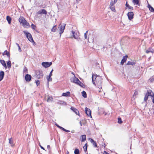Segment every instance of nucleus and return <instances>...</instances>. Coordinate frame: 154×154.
Instances as JSON below:
<instances>
[{"instance_id": "c85d7f7f", "label": "nucleus", "mask_w": 154, "mask_h": 154, "mask_svg": "<svg viewBox=\"0 0 154 154\" xmlns=\"http://www.w3.org/2000/svg\"><path fill=\"white\" fill-rule=\"evenodd\" d=\"M72 35L74 38L77 39L78 38V37L76 34H75V32L73 31H72Z\"/></svg>"}, {"instance_id": "5701e85b", "label": "nucleus", "mask_w": 154, "mask_h": 154, "mask_svg": "<svg viewBox=\"0 0 154 154\" xmlns=\"http://www.w3.org/2000/svg\"><path fill=\"white\" fill-rule=\"evenodd\" d=\"M57 103L58 104L62 105H66V103L63 101L58 100L57 102Z\"/></svg>"}, {"instance_id": "f03ea898", "label": "nucleus", "mask_w": 154, "mask_h": 154, "mask_svg": "<svg viewBox=\"0 0 154 154\" xmlns=\"http://www.w3.org/2000/svg\"><path fill=\"white\" fill-rule=\"evenodd\" d=\"M23 32L25 34L27 38L29 41L31 42H34L32 35L30 33L26 31H23Z\"/></svg>"}, {"instance_id": "20e7f679", "label": "nucleus", "mask_w": 154, "mask_h": 154, "mask_svg": "<svg viewBox=\"0 0 154 154\" xmlns=\"http://www.w3.org/2000/svg\"><path fill=\"white\" fill-rule=\"evenodd\" d=\"M36 76L38 79H40L43 77V74L42 71L38 70L36 72Z\"/></svg>"}, {"instance_id": "423d86ee", "label": "nucleus", "mask_w": 154, "mask_h": 154, "mask_svg": "<svg viewBox=\"0 0 154 154\" xmlns=\"http://www.w3.org/2000/svg\"><path fill=\"white\" fill-rule=\"evenodd\" d=\"M151 91H150V92L149 91H147V93L145 95V96L144 99V101L146 102L148 99L149 96L151 95Z\"/></svg>"}, {"instance_id": "338daca9", "label": "nucleus", "mask_w": 154, "mask_h": 154, "mask_svg": "<svg viewBox=\"0 0 154 154\" xmlns=\"http://www.w3.org/2000/svg\"><path fill=\"white\" fill-rule=\"evenodd\" d=\"M117 0H114V2L116 3V2H117Z\"/></svg>"}, {"instance_id": "4d7b16f0", "label": "nucleus", "mask_w": 154, "mask_h": 154, "mask_svg": "<svg viewBox=\"0 0 154 154\" xmlns=\"http://www.w3.org/2000/svg\"><path fill=\"white\" fill-rule=\"evenodd\" d=\"M150 96H151L153 98L154 97V94L153 93H152V94H151V95H150Z\"/></svg>"}, {"instance_id": "ea45409f", "label": "nucleus", "mask_w": 154, "mask_h": 154, "mask_svg": "<svg viewBox=\"0 0 154 154\" xmlns=\"http://www.w3.org/2000/svg\"><path fill=\"white\" fill-rule=\"evenodd\" d=\"M88 32V31H87L84 34V37L85 39H87Z\"/></svg>"}, {"instance_id": "a878e982", "label": "nucleus", "mask_w": 154, "mask_h": 154, "mask_svg": "<svg viewBox=\"0 0 154 154\" xmlns=\"http://www.w3.org/2000/svg\"><path fill=\"white\" fill-rule=\"evenodd\" d=\"M146 52L147 54H148L150 52L153 53V51L152 48H149L147 50H146Z\"/></svg>"}, {"instance_id": "f3484780", "label": "nucleus", "mask_w": 154, "mask_h": 154, "mask_svg": "<svg viewBox=\"0 0 154 154\" xmlns=\"http://www.w3.org/2000/svg\"><path fill=\"white\" fill-rule=\"evenodd\" d=\"M99 114L100 115L104 114L105 115H107V113L105 112L104 110L101 109L99 110Z\"/></svg>"}, {"instance_id": "c9c22d12", "label": "nucleus", "mask_w": 154, "mask_h": 154, "mask_svg": "<svg viewBox=\"0 0 154 154\" xmlns=\"http://www.w3.org/2000/svg\"><path fill=\"white\" fill-rule=\"evenodd\" d=\"M56 25L54 26L51 29V31L53 32H55L57 29V28L56 27Z\"/></svg>"}, {"instance_id": "603ef678", "label": "nucleus", "mask_w": 154, "mask_h": 154, "mask_svg": "<svg viewBox=\"0 0 154 154\" xmlns=\"http://www.w3.org/2000/svg\"><path fill=\"white\" fill-rule=\"evenodd\" d=\"M83 149H84V151H85V152H86L87 151V147L83 146Z\"/></svg>"}, {"instance_id": "4468645a", "label": "nucleus", "mask_w": 154, "mask_h": 154, "mask_svg": "<svg viewBox=\"0 0 154 154\" xmlns=\"http://www.w3.org/2000/svg\"><path fill=\"white\" fill-rule=\"evenodd\" d=\"M18 20L20 24H22L23 23H24L25 21L26 20L22 16H20L18 19Z\"/></svg>"}, {"instance_id": "c03bdc74", "label": "nucleus", "mask_w": 154, "mask_h": 154, "mask_svg": "<svg viewBox=\"0 0 154 154\" xmlns=\"http://www.w3.org/2000/svg\"><path fill=\"white\" fill-rule=\"evenodd\" d=\"M115 3H116L115 2H113L112 1H111L110 2L109 6H113L114 5Z\"/></svg>"}, {"instance_id": "3c124183", "label": "nucleus", "mask_w": 154, "mask_h": 154, "mask_svg": "<svg viewBox=\"0 0 154 154\" xmlns=\"http://www.w3.org/2000/svg\"><path fill=\"white\" fill-rule=\"evenodd\" d=\"M89 141H90V142L91 143H93V142H94V140H93V139H92V138H89Z\"/></svg>"}, {"instance_id": "37998d69", "label": "nucleus", "mask_w": 154, "mask_h": 154, "mask_svg": "<svg viewBox=\"0 0 154 154\" xmlns=\"http://www.w3.org/2000/svg\"><path fill=\"white\" fill-rule=\"evenodd\" d=\"M81 3V0H76L75 2V4H78Z\"/></svg>"}, {"instance_id": "bb28decb", "label": "nucleus", "mask_w": 154, "mask_h": 154, "mask_svg": "<svg viewBox=\"0 0 154 154\" xmlns=\"http://www.w3.org/2000/svg\"><path fill=\"white\" fill-rule=\"evenodd\" d=\"M82 142H84L86 140V136L85 135H82L81 137Z\"/></svg>"}, {"instance_id": "412c9836", "label": "nucleus", "mask_w": 154, "mask_h": 154, "mask_svg": "<svg viewBox=\"0 0 154 154\" xmlns=\"http://www.w3.org/2000/svg\"><path fill=\"white\" fill-rule=\"evenodd\" d=\"M70 93L69 91H67L66 93H63L62 94V96L65 97L70 96Z\"/></svg>"}, {"instance_id": "13d9d810", "label": "nucleus", "mask_w": 154, "mask_h": 154, "mask_svg": "<svg viewBox=\"0 0 154 154\" xmlns=\"http://www.w3.org/2000/svg\"><path fill=\"white\" fill-rule=\"evenodd\" d=\"M64 131L66 132H69V130H67L66 129H65V130H64Z\"/></svg>"}, {"instance_id": "bf43d9fd", "label": "nucleus", "mask_w": 154, "mask_h": 154, "mask_svg": "<svg viewBox=\"0 0 154 154\" xmlns=\"http://www.w3.org/2000/svg\"><path fill=\"white\" fill-rule=\"evenodd\" d=\"M107 152L106 151H103V154H106Z\"/></svg>"}, {"instance_id": "e433bc0d", "label": "nucleus", "mask_w": 154, "mask_h": 154, "mask_svg": "<svg viewBox=\"0 0 154 154\" xmlns=\"http://www.w3.org/2000/svg\"><path fill=\"white\" fill-rule=\"evenodd\" d=\"M110 9L112 11H116L115 7L114 6H109Z\"/></svg>"}, {"instance_id": "9d476101", "label": "nucleus", "mask_w": 154, "mask_h": 154, "mask_svg": "<svg viewBox=\"0 0 154 154\" xmlns=\"http://www.w3.org/2000/svg\"><path fill=\"white\" fill-rule=\"evenodd\" d=\"M78 79L74 76V77H72L70 79L71 82L76 84L77 81H78Z\"/></svg>"}, {"instance_id": "a19ab883", "label": "nucleus", "mask_w": 154, "mask_h": 154, "mask_svg": "<svg viewBox=\"0 0 154 154\" xmlns=\"http://www.w3.org/2000/svg\"><path fill=\"white\" fill-rule=\"evenodd\" d=\"M47 79L48 81V82L49 81H51L52 80V79L51 77H49V76H48L47 77Z\"/></svg>"}, {"instance_id": "2eb2a0df", "label": "nucleus", "mask_w": 154, "mask_h": 154, "mask_svg": "<svg viewBox=\"0 0 154 154\" xmlns=\"http://www.w3.org/2000/svg\"><path fill=\"white\" fill-rule=\"evenodd\" d=\"M2 54L3 56H4L6 55L7 56V57H8L9 59L10 58V53L9 52H8L7 50H5L4 52Z\"/></svg>"}, {"instance_id": "a18cd8bd", "label": "nucleus", "mask_w": 154, "mask_h": 154, "mask_svg": "<svg viewBox=\"0 0 154 154\" xmlns=\"http://www.w3.org/2000/svg\"><path fill=\"white\" fill-rule=\"evenodd\" d=\"M92 144L95 147H96L97 146V143L95 141L92 143Z\"/></svg>"}, {"instance_id": "e2e57ef3", "label": "nucleus", "mask_w": 154, "mask_h": 154, "mask_svg": "<svg viewBox=\"0 0 154 154\" xmlns=\"http://www.w3.org/2000/svg\"><path fill=\"white\" fill-rule=\"evenodd\" d=\"M87 143H86L85 144V145L84 146H85V147H87Z\"/></svg>"}, {"instance_id": "0eeeda50", "label": "nucleus", "mask_w": 154, "mask_h": 154, "mask_svg": "<svg viewBox=\"0 0 154 154\" xmlns=\"http://www.w3.org/2000/svg\"><path fill=\"white\" fill-rule=\"evenodd\" d=\"M127 15L128 17V19L130 20H131L133 19L134 14L133 12L131 11L128 12Z\"/></svg>"}, {"instance_id": "09e8293b", "label": "nucleus", "mask_w": 154, "mask_h": 154, "mask_svg": "<svg viewBox=\"0 0 154 154\" xmlns=\"http://www.w3.org/2000/svg\"><path fill=\"white\" fill-rule=\"evenodd\" d=\"M28 70L27 68H26V67H25L23 70V72L24 73V72H27Z\"/></svg>"}, {"instance_id": "4be33fe9", "label": "nucleus", "mask_w": 154, "mask_h": 154, "mask_svg": "<svg viewBox=\"0 0 154 154\" xmlns=\"http://www.w3.org/2000/svg\"><path fill=\"white\" fill-rule=\"evenodd\" d=\"M78 80V81H77L76 84L82 88H84V87L83 86L84 85L82 83L79 79Z\"/></svg>"}, {"instance_id": "de8ad7c7", "label": "nucleus", "mask_w": 154, "mask_h": 154, "mask_svg": "<svg viewBox=\"0 0 154 154\" xmlns=\"http://www.w3.org/2000/svg\"><path fill=\"white\" fill-rule=\"evenodd\" d=\"M35 83L36 84L37 86H38L40 84V82L39 80H37V81L35 82Z\"/></svg>"}, {"instance_id": "69168bd1", "label": "nucleus", "mask_w": 154, "mask_h": 154, "mask_svg": "<svg viewBox=\"0 0 154 154\" xmlns=\"http://www.w3.org/2000/svg\"><path fill=\"white\" fill-rule=\"evenodd\" d=\"M61 130H63V131H64V130H65V128H64L62 127V128Z\"/></svg>"}, {"instance_id": "9b49d317", "label": "nucleus", "mask_w": 154, "mask_h": 154, "mask_svg": "<svg viewBox=\"0 0 154 154\" xmlns=\"http://www.w3.org/2000/svg\"><path fill=\"white\" fill-rule=\"evenodd\" d=\"M22 26L24 27L27 28L30 27L29 23L26 21H25L24 23L22 24Z\"/></svg>"}, {"instance_id": "cd10ccee", "label": "nucleus", "mask_w": 154, "mask_h": 154, "mask_svg": "<svg viewBox=\"0 0 154 154\" xmlns=\"http://www.w3.org/2000/svg\"><path fill=\"white\" fill-rule=\"evenodd\" d=\"M9 140V143L11 144V145L12 146H14V145L13 144V141L12 139V138H9L8 139Z\"/></svg>"}, {"instance_id": "6e6552de", "label": "nucleus", "mask_w": 154, "mask_h": 154, "mask_svg": "<svg viewBox=\"0 0 154 154\" xmlns=\"http://www.w3.org/2000/svg\"><path fill=\"white\" fill-rule=\"evenodd\" d=\"M32 76L29 74H26L25 77V79L26 81L27 82H30Z\"/></svg>"}, {"instance_id": "a211bd4d", "label": "nucleus", "mask_w": 154, "mask_h": 154, "mask_svg": "<svg viewBox=\"0 0 154 154\" xmlns=\"http://www.w3.org/2000/svg\"><path fill=\"white\" fill-rule=\"evenodd\" d=\"M128 57V56L126 55L125 56H124L123 57V58L122 59L121 62V65H122L127 60V58Z\"/></svg>"}, {"instance_id": "680f3d73", "label": "nucleus", "mask_w": 154, "mask_h": 154, "mask_svg": "<svg viewBox=\"0 0 154 154\" xmlns=\"http://www.w3.org/2000/svg\"><path fill=\"white\" fill-rule=\"evenodd\" d=\"M40 146V147L41 148V149H43V150H45V149H44V148L42 146Z\"/></svg>"}, {"instance_id": "ddd939ff", "label": "nucleus", "mask_w": 154, "mask_h": 154, "mask_svg": "<svg viewBox=\"0 0 154 154\" xmlns=\"http://www.w3.org/2000/svg\"><path fill=\"white\" fill-rule=\"evenodd\" d=\"M70 109L71 110L73 111L74 112L76 115H78L79 116V112L78 109L73 107H71Z\"/></svg>"}, {"instance_id": "49530a36", "label": "nucleus", "mask_w": 154, "mask_h": 154, "mask_svg": "<svg viewBox=\"0 0 154 154\" xmlns=\"http://www.w3.org/2000/svg\"><path fill=\"white\" fill-rule=\"evenodd\" d=\"M138 92L137 91H135L134 94L133 95V96H137L138 95Z\"/></svg>"}, {"instance_id": "1a4fd4ad", "label": "nucleus", "mask_w": 154, "mask_h": 154, "mask_svg": "<svg viewBox=\"0 0 154 154\" xmlns=\"http://www.w3.org/2000/svg\"><path fill=\"white\" fill-rule=\"evenodd\" d=\"M85 112L87 116H91V111L89 109L86 107L85 108Z\"/></svg>"}, {"instance_id": "f8f14e48", "label": "nucleus", "mask_w": 154, "mask_h": 154, "mask_svg": "<svg viewBox=\"0 0 154 154\" xmlns=\"http://www.w3.org/2000/svg\"><path fill=\"white\" fill-rule=\"evenodd\" d=\"M47 13V11L45 9H43L39 10L37 13L38 14H46Z\"/></svg>"}, {"instance_id": "052dcab7", "label": "nucleus", "mask_w": 154, "mask_h": 154, "mask_svg": "<svg viewBox=\"0 0 154 154\" xmlns=\"http://www.w3.org/2000/svg\"><path fill=\"white\" fill-rule=\"evenodd\" d=\"M47 148L48 149H49L50 148V146L49 145H48L47 146Z\"/></svg>"}, {"instance_id": "b1692460", "label": "nucleus", "mask_w": 154, "mask_h": 154, "mask_svg": "<svg viewBox=\"0 0 154 154\" xmlns=\"http://www.w3.org/2000/svg\"><path fill=\"white\" fill-rule=\"evenodd\" d=\"M136 63V61H128L126 65H131L133 66L134 65H135Z\"/></svg>"}, {"instance_id": "58836bf2", "label": "nucleus", "mask_w": 154, "mask_h": 154, "mask_svg": "<svg viewBox=\"0 0 154 154\" xmlns=\"http://www.w3.org/2000/svg\"><path fill=\"white\" fill-rule=\"evenodd\" d=\"M31 27L33 29L35 30L36 28V26L32 23L31 25Z\"/></svg>"}, {"instance_id": "5fc2aeb1", "label": "nucleus", "mask_w": 154, "mask_h": 154, "mask_svg": "<svg viewBox=\"0 0 154 154\" xmlns=\"http://www.w3.org/2000/svg\"><path fill=\"white\" fill-rule=\"evenodd\" d=\"M125 6L126 7H128L130 6V5H129V4L127 2L125 4Z\"/></svg>"}, {"instance_id": "dca6fc26", "label": "nucleus", "mask_w": 154, "mask_h": 154, "mask_svg": "<svg viewBox=\"0 0 154 154\" xmlns=\"http://www.w3.org/2000/svg\"><path fill=\"white\" fill-rule=\"evenodd\" d=\"M132 2L134 5H137L140 6V0H132Z\"/></svg>"}, {"instance_id": "393cba45", "label": "nucleus", "mask_w": 154, "mask_h": 154, "mask_svg": "<svg viewBox=\"0 0 154 154\" xmlns=\"http://www.w3.org/2000/svg\"><path fill=\"white\" fill-rule=\"evenodd\" d=\"M147 7L150 11L154 12V8L150 5L148 4Z\"/></svg>"}, {"instance_id": "79ce46f5", "label": "nucleus", "mask_w": 154, "mask_h": 154, "mask_svg": "<svg viewBox=\"0 0 154 154\" xmlns=\"http://www.w3.org/2000/svg\"><path fill=\"white\" fill-rule=\"evenodd\" d=\"M16 45L18 47L19 51L20 52H21L22 51V50H21V48H20V47L19 46V45L18 43H16Z\"/></svg>"}, {"instance_id": "72a5a7b5", "label": "nucleus", "mask_w": 154, "mask_h": 154, "mask_svg": "<svg viewBox=\"0 0 154 154\" xmlns=\"http://www.w3.org/2000/svg\"><path fill=\"white\" fill-rule=\"evenodd\" d=\"M118 122L119 124H121L122 123V120L121 118L120 117H119L118 119Z\"/></svg>"}, {"instance_id": "6e6d98bb", "label": "nucleus", "mask_w": 154, "mask_h": 154, "mask_svg": "<svg viewBox=\"0 0 154 154\" xmlns=\"http://www.w3.org/2000/svg\"><path fill=\"white\" fill-rule=\"evenodd\" d=\"M55 125L57 127H58V128H60V126L59 125H58L57 124V123H56L55 124Z\"/></svg>"}, {"instance_id": "864d4df0", "label": "nucleus", "mask_w": 154, "mask_h": 154, "mask_svg": "<svg viewBox=\"0 0 154 154\" xmlns=\"http://www.w3.org/2000/svg\"><path fill=\"white\" fill-rule=\"evenodd\" d=\"M128 8L131 11L133 10V7L130 6H129V7H128Z\"/></svg>"}, {"instance_id": "6ab92c4d", "label": "nucleus", "mask_w": 154, "mask_h": 154, "mask_svg": "<svg viewBox=\"0 0 154 154\" xmlns=\"http://www.w3.org/2000/svg\"><path fill=\"white\" fill-rule=\"evenodd\" d=\"M5 73L3 71H1L0 72V81H1L3 79Z\"/></svg>"}, {"instance_id": "7ed1b4c3", "label": "nucleus", "mask_w": 154, "mask_h": 154, "mask_svg": "<svg viewBox=\"0 0 154 154\" xmlns=\"http://www.w3.org/2000/svg\"><path fill=\"white\" fill-rule=\"evenodd\" d=\"M65 26L66 24L64 23L62 24H60L59 25L58 28L60 31V34H61L63 32L65 28Z\"/></svg>"}, {"instance_id": "2f4dec72", "label": "nucleus", "mask_w": 154, "mask_h": 154, "mask_svg": "<svg viewBox=\"0 0 154 154\" xmlns=\"http://www.w3.org/2000/svg\"><path fill=\"white\" fill-rule=\"evenodd\" d=\"M53 98L52 96H50L48 98L47 101L48 102H51L52 101Z\"/></svg>"}, {"instance_id": "0e129e2a", "label": "nucleus", "mask_w": 154, "mask_h": 154, "mask_svg": "<svg viewBox=\"0 0 154 154\" xmlns=\"http://www.w3.org/2000/svg\"><path fill=\"white\" fill-rule=\"evenodd\" d=\"M71 132L72 133H74V130H73L71 131Z\"/></svg>"}, {"instance_id": "4c0bfd02", "label": "nucleus", "mask_w": 154, "mask_h": 154, "mask_svg": "<svg viewBox=\"0 0 154 154\" xmlns=\"http://www.w3.org/2000/svg\"><path fill=\"white\" fill-rule=\"evenodd\" d=\"M149 81L151 82H152L154 81V77L152 76V77L150 78L149 79Z\"/></svg>"}, {"instance_id": "473e14b6", "label": "nucleus", "mask_w": 154, "mask_h": 154, "mask_svg": "<svg viewBox=\"0 0 154 154\" xmlns=\"http://www.w3.org/2000/svg\"><path fill=\"white\" fill-rule=\"evenodd\" d=\"M7 65L8 68H10L11 67V61L9 60L7 62Z\"/></svg>"}, {"instance_id": "7c9ffc66", "label": "nucleus", "mask_w": 154, "mask_h": 154, "mask_svg": "<svg viewBox=\"0 0 154 154\" xmlns=\"http://www.w3.org/2000/svg\"><path fill=\"white\" fill-rule=\"evenodd\" d=\"M82 96L84 98H86L87 97V94L85 91H83L82 92Z\"/></svg>"}, {"instance_id": "f704fd0d", "label": "nucleus", "mask_w": 154, "mask_h": 154, "mask_svg": "<svg viewBox=\"0 0 154 154\" xmlns=\"http://www.w3.org/2000/svg\"><path fill=\"white\" fill-rule=\"evenodd\" d=\"M79 150L78 149H76L74 151V154H79Z\"/></svg>"}, {"instance_id": "f257e3e1", "label": "nucleus", "mask_w": 154, "mask_h": 154, "mask_svg": "<svg viewBox=\"0 0 154 154\" xmlns=\"http://www.w3.org/2000/svg\"><path fill=\"white\" fill-rule=\"evenodd\" d=\"M92 78L93 84L97 85L99 88H102L103 79L101 77L92 74Z\"/></svg>"}, {"instance_id": "aec40b11", "label": "nucleus", "mask_w": 154, "mask_h": 154, "mask_svg": "<svg viewBox=\"0 0 154 154\" xmlns=\"http://www.w3.org/2000/svg\"><path fill=\"white\" fill-rule=\"evenodd\" d=\"M0 62L2 64V66L5 68L6 69L7 68V66H6L5 61L4 60H0Z\"/></svg>"}, {"instance_id": "c756f323", "label": "nucleus", "mask_w": 154, "mask_h": 154, "mask_svg": "<svg viewBox=\"0 0 154 154\" xmlns=\"http://www.w3.org/2000/svg\"><path fill=\"white\" fill-rule=\"evenodd\" d=\"M6 19L8 21V23L10 24L11 23V17L10 16H7Z\"/></svg>"}, {"instance_id": "774afa93", "label": "nucleus", "mask_w": 154, "mask_h": 154, "mask_svg": "<svg viewBox=\"0 0 154 154\" xmlns=\"http://www.w3.org/2000/svg\"><path fill=\"white\" fill-rule=\"evenodd\" d=\"M79 123H80V124L81 126H82V123H81V121Z\"/></svg>"}, {"instance_id": "39448f33", "label": "nucleus", "mask_w": 154, "mask_h": 154, "mask_svg": "<svg viewBox=\"0 0 154 154\" xmlns=\"http://www.w3.org/2000/svg\"><path fill=\"white\" fill-rule=\"evenodd\" d=\"M52 64L51 62H43L42 63V65L44 67L46 68L49 67Z\"/></svg>"}, {"instance_id": "8fccbe9b", "label": "nucleus", "mask_w": 154, "mask_h": 154, "mask_svg": "<svg viewBox=\"0 0 154 154\" xmlns=\"http://www.w3.org/2000/svg\"><path fill=\"white\" fill-rule=\"evenodd\" d=\"M53 71V70L52 69L51 70V71L50 72L49 75L48 76H49V77H51V76L52 75V72Z\"/></svg>"}]
</instances>
